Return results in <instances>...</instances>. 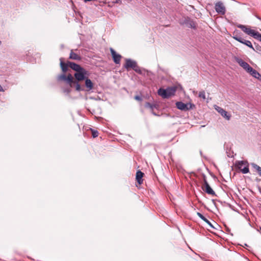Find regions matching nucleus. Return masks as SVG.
Listing matches in <instances>:
<instances>
[{
	"label": "nucleus",
	"mask_w": 261,
	"mask_h": 261,
	"mask_svg": "<svg viewBox=\"0 0 261 261\" xmlns=\"http://www.w3.org/2000/svg\"><path fill=\"white\" fill-rule=\"evenodd\" d=\"M69 67L75 71L74 76L76 81H82L85 79L89 75V72L81 67L80 65L73 62H69Z\"/></svg>",
	"instance_id": "1"
},
{
	"label": "nucleus",
	"mask_w": 261,
	"mask_h": 261,
	"mask_svg": "<svg viewBox=\"0 0 261 261\" xmlns=\"http://www.w3.org/2000/svg\"><path fill=\"white\" fill-rule=\"evenodd\" d=\"M177 88L176 86L169 87L164 89L160 88L158 90V93L159 95L164 98H167L170 96L174 95L176 91Z\"/></svg>",
	"instance_id": "2"
},
{
	"label": "nucleus",
	"mask_w": 261,
	"mask_h": 261,
	"mask_svg": "<svg viewBox=\"0 0 261 261\" xmlns=\"http://www.w3.org/2000/svg\"><path fill=\"white\" fill-rule=\"evenodd\" d=\"M236 167L239 169L243 174L249 172V164L247 161H239L236 163Z\"/></svg>",
	"instance_id": "3"
},
{
	"label": "nucleus",
	"mask_w": 261,
	"mask_h": 261,
	"mask_svg": "<svg viewBox=\"0 0 261 261\" xmlns=\"http://www.w3.org/2000/svg\"><path fill=\"white\" fill-rule=\"evenodd\" d=\"M237 27L241 29L244 33L248 35L253 37L254 38H255L258 32H256L253 30H252L250 27L246 26L243 24H238Z\"/></svg>",
	"instance_id": "4"
},
{
	"label": "nucleus",
	"mask_w": 261,
	"mask_h": 261,
	"mask_svg": "<svg viewBox=\"0 0 261 261\" xmlns=\"http://www.w3.org/2000/svg\"><path fill=\"white\" fill-rule=\"evenodd\" d=\"M203 184L202 185V189L204 190L206 193H207L208 194L212 195H215V193L213 190V189L211 188L210 186L209 185L208 183L207 182L206 176L205 175H203Z\"/></svg>",
	"instance_id": "5"
},
{
	"label": "nucleus",
	"mask_w": 261,
	"mask_h": 261,
	"mask_svg": "<svg viewBox=\"0 0 261 261\" xmlns=\"http://www.w3.org/2000/svg\"><path fill=\"white\" fill-rule=\"evenodd\" d=\"M176 106L177 108L179 110L182 111H188L190 109H192L193 105L191 103H187L185 104L181 101H178L176 102Z\"/></svg>",
	"instance_id": "6"
},
{
	"label": "nucleus",
	"mask_w": 261,
	"mask_h": 261,
	"mask_svg": "<svg viewBox=\"0 0 261 261\" xmlns=\"http://www.w3.org/2000/svg\"><path fill=\"white\" fill-rule=\"evenodd\" d=\"M234 39L239 41V42L245 44V45L248 46L249 47L252 48L253 50H255L254 48L253 47L251 42L249 40H246L242 38L241 36H234L232 37Z\"/></svg>",
	"instance_id": "7"
},
{
	"label": "nucleus",
	"mask_w": 261,
	"mask_h": 261,
	"mask_svg": "<svg viewBox=\"0 0 261 261\" xmlns=\"http://www.w3.org/2000/svg\"><path fill=\"white\" fill-rule=\"evenodd\" d=\"M73 77L71 74H68V75L66 76L64 73H63L58 76V81H65L69 85L73 82Z\"/></svg>",
	"instance_id": "8"
},
{
	"label": "nucleus",
	"mask_w": 261,
	"mask_h": 261,
	"mask_svg": "<svg viewBox=\"0 0 261 261\" xmlns=\"http://www.w3.org/2000/svg\"><path fill=\"white\" fill-rule=\"evenodd\" d=\"M216 12L221 14H224L225 13V8L223 3L221 2H218L215 4V7Z\"/></svg>",
	"instance_id": "9"
},
{
	"label": "nucleus",
	"mask_w": 261,
	"mask_h": 261,
	"mask_svg": "<svg viewBox=\"0 0 261 261\" xmlns=\"http://www.w3.org/2000/svg\"><path fill=\"white\" fill-rule=\"evenodd\" d=\"M111 53L112 54L113 59L114 60V62L116 64H119L120 62V60L122 58V56L119 55L117 54L116 51L112 48H110Z\"/></svg>",
	"instance_id": "10"
},
{
	"label": "nucleus",
	"mask_w": 261,
	"mask_h": 261,
	"mask_svg": "<svg viewBox=\"0 0 261 261\" xmlns=\"http://www.w3.org/2000/svg\"><path fill=\"white\" fill-rule=\"evenodd\" d=\"M137 64V62L130 59H126L125 60V64L124 65V67L128 70L129 68L133 69L135 66Z\"/></svg>",
	"instance_id": "11"
},
{
	"label": "nucleus",
	"mask_w": 261,
	"mask_h": 261,
	"mask_svg": "<svg viewBox=\"0 0 261 261\" xmlns=\"http://www.w3.org/2000/svg\"><path fill=\"white\" fill-rule=\"evenodd\" d=\"M215 109L221 114V115L227 120H229L230 119V115L228 114V113L222 108L217 106Z\"/></svg>",
	"instance_id": "12"
},
{
	"label": "nucleus",
	"mask_w": 261,
	"mask_h": 261,
	"mask_svg": "<svg viewBox=\"0 0 261 261\" xmlns=\"http://www.w3.org/2000/svg\"><path fill=\"white\" fill-rule=\"evenodd\" d=\"M237 62L238 63L243 67L247 72L251 67L247 62H245L241 59H237Z\"/></svg>",
	"instance_id": "13"
},
{
	"label": "nucleus",
	"mask_w": 261,
	"mask_h": 261,
	"mask_svg": "<svg viewBox=\"0 0 261 261\" xmlns=\"http://www.w3.org/2000/svg\"><path fill=\"white\" fill-rule=\"evenodd\" d=\"M144 175V173L141 171L139 170L136 173V179L139 184L141 185L143 183L142 177Z\"/></svg>",
	"instance_id": "14"
},
{
	"label": "nucleus",
	"mask_w": 261,
	"mask_h": 261,
	"mask_svg": "<svg viewBox=\"0 0 261 261\" xmlns=\"http://www.w3.org/2000/svg\"><path fill=\"white\" fill-rule=\"evenodd\" d=\"M247 72L249 73L252 76L256 79H259L260 76V74L252 67L249 69Z\"/></svg>",
	"instance_id": "15"
},
{
	"label": "nucleus",
	"mask_w": 261,
	"mask_h": 261,
	"mask_svg": "<svg viewBox=\"0 0 261 261\" xmlns=\"http://www.w3.org/2000/svg\"><path fill=\"white\" fill-rule=\"evenodd\" d=\"M93 84L92 81L88 78L85 79V86L87 88L88 91H90L93 88Z\"/></svg>",
	"instance_id": "16"
},
{
	"label": "nucleus",
	"mask_w": 261,
	"mask_h": 261,
	"mask_svg": "<svg viewBox=\"0 0 261 261\" xmlns=\"http://www.w3.org/2000/svg\"><path fill=\"white\" fill-rule=\"evenodd\" d=\"M69 86L70 87H72L75 86V89L77 91H80L81 90H83V89H82L81 86L79 84V83H78V82L74 80L73 79V82L69 84Z\"/></svg>",
	"instance_id": "17"
},
{
	"label": "nucleus",
	"mask_w": 261,
	"mask_h": 261,
	"mask_svg": "<svg viewBox=\"0 0 261 261\" xmlns=\"http://www.w3.org/2000/svg\"><path fill=\"white\" fill-rule=\"evenodd\" d=\"M69 62L66 64L62 61V58L60 59V66L62 70L64 73L66 72L68 70V67L69 66Z\"/></svg>",
	"instance_id": "18"
},
{
	"label": "nucleus",
	"mask_w": 261,
	"mask_h": 261,
	"mask_svg": "<svg viewBox=\"0 0 261 261\" xmlns=\"http://www.w3.org/2000/svg\"><path fill=\"white\" fill-rule=\"evenodd\" d=\"M197 215L200 218H201L202 220L206 222L211 227L214 228V227L213 226L211 222L208 219H207L204 216H203V215L202 214H201L199 212H198L197 213Z\"/></svg>",
	"instance_id": "19"
},
{
	"label": "nucleus",
	"mask_w": 261,
	"mask_h": 261,
	"mask_svg": "<svg viewBox=\"0 0 261 261\" xmlns=\"http://www.w3.org/2000/svg\"><path fill=\"white\" fill-rule=\"evenodd\" d=\"M69 58L72 60H81V57L76 53H74L72 50H71Z\"/></svg>",
	"instance_id": "20"
},
{
	"label": "nucleus",
	"mask_w": 261,
	"mask_h": 261,
	"mask_svg": "<svg viewBox=\"0 0 261 261\" xmlns=\"http://www.w3.org/2000/svg\"><path fill=\"white\" fill-rule=\"evenodd\" d=\"M251 165L254 169L257 170L259 175L261 176V167L255 163H251Z\"/></svg>",
	"instance_id": "21"
},
{
	"label": "nucleus",
	"mask_w": 261,
	"mask_h": 261,
	"mask_svg": "<svg viewBox=\"0 0 261 261\" xmlns=\"http://www.w3.org/2000/svg\"><path fill=\"white\" fill-rule=\"evenodd\" d=\"M134 70H135L137 73H138L139 74H142V70L140 69V68L138 66L137 64L135 66V67L133 69Z\"/></svg>",
	"instance_id": "22"
},
{
	"label": "nucleus",
	"mask_w": 261,
	"mask_h": 261,
	"mask_svg": "<svg viewBox=\"0 0 261 261\" xmlns=\"http://www.w3.org/2000/svg\"><path fill=\"white\" fill-rule=\"evenodd\" d=\"M145 107H146V108H150V109L153 110V108L155 107V105H152V104H151V103H149V102H147V103H146V105H145Z\"/></svg>",
	"instance_id": "23"
},
{
	"label": "nucleus",
	"mask_w": 261,
	"mask_h": 261,
	"mask_svg": "<svg viewBox=\"0 0 261 261\" xmlns=\"http://www.w3.org/2000/svg\"><path fill=\"white\" fill-rule=\"evenodd\" d=\"M199 97L202 98L203 99H205V92L204 91H201L199 93Z\"/></svg>",
	"instance_id": "24"
},
{
	"label": "nucleus",
	"mask_w": 261,
	"mask_h": 261,
	"mask_svg": "<svg viewBox=\"0 0 261 261\" xmlns=\"http://www.w3.org/2000/svg\"><path fill=\"white\" fill-rule=\"evenodd\" d=\"M92 135L93 138H96L98 136V132L97 130H92Z\"/></svg>",
	"instance_id": "25"
},
{
	"label": "nucleus",
	"mask_w": 261,
	"mask_h": 261,
	"mask_svg": "<svg viewBox=\"0 0 261 261\" xmlns=\"http://www.w3.org/2000/svg\"><path fill=\"white\" fill-rule=\"evenodd\" d=\"M255 39H257L261 41V34H260L259 32L257 34Z\"/></svg>",
	"instance_id": "26"
},
{
	"label": "nucleus",
	"mask_w": 261,
	"mask_h": 261,
	"mask_svg": "<svg viewBox=\"0 0 261 261\" xmlns=\"http://www.w3.org/2000/svg\"><path fill=\"white\" fill-rule=\"evenodd\" d=\"M255 50L254 51H261V46H259V45H257L255 46Z\"/></svg>",
	"instance_id": "27"
},
{
	"label": "nucleus",
	"mask_w": 261,
	"mask_h": 261,
	"mask_svg": "<svg viewBox=\"0 0 261 261\" xmlns=\"http://www.w3.org/2000/svg\"><path fill=\"white\" fill-rule=\"evenodd\" d=\"M112 4H122V1L121 0H116L115 1L113 2Z\"/></svg>",
	"instance_id": "28"
},
{
	"label": "nucleus",
	"mask_w": 261,
	"mask_h": 261,
	"mask_svg": "<svg viewBox=\"0 0 261 261\" xmlns=\"http://www.w3.org/2000/svg\"><path fill=\"white\" fill-rule=\"evenodd\" d=\"M63 92L65 93H69L70 92V88H66L63 90Z\"/></svg>",
	"instance_id": "29"
},
{
	"label": "nucleus",
	"mask_w": 261,
	"mask_h": 261,
	"mask_svg": "<svg viewBox=\"0 0 261 261\" xmlns=\"http://www.w3.org/2000/svg\"><path fill=\"white\" fill-rule=\"evenodd\" d=\"M135 99L136 100H139V101H140V100H142L141 97L140 96H139V95H136V96H135Z\"/></svg>",
	"instance_id": "30"
},
{
	"label": "nucleus",
	"mask_w": 261,
	"mask_h": 261,
	"mask_svg": "<svg viewBox=\"0 0 261 261\" xmlns=\"http://www.w3.org/2000/svg\"><path fill=\"white\" fill-rule=\"evenodd\" d=\"M113 5H109V7H112Z\"/></svg>",
	"instance_id": "31"
},
{
	"label": "nucleus",
	"mask_w": 261,
	"mask_h": 261,
	"mask_svg": "<svg viewBox=\"0 0 261 261\" xmlns=\"http://www.w3.org/2000/svg\"><path fill=\"white\" fill-rule=\"evenodd\" d=\"M132 0H128V1L129 2H131Z\"/></svg>",
	"instance_id": "32"
},
{
	"label": "nucleus",
	"mask_w": 261,
	"mask_h": 261,
	"mask_svg": "<svg viewBox=\"0 0 261 261\" xmlns=\"http://www.w3.org/2000/svg\"><path fill=\"white\" fill-rule=\"evenodd\" d=\"M1 43V42L0 41V43Z\"/></svg>",
	"instance_id": "33"
}]
</instances>
